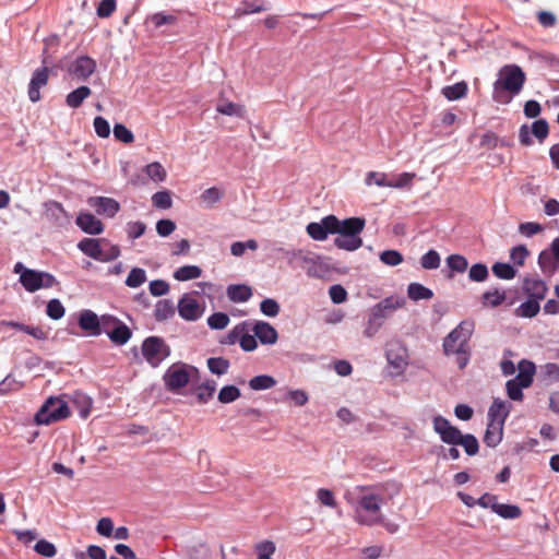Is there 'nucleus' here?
I'll return each instance as SVG.
<instances>
[{
	"instance_id": "obj_11",
	"label": "nucleus",
	"mask_w": 559,
	"mask_h": 559,
	"mask_svg": "<svg viewBox=\"0 0 559 559\" xmlns=\"http://www.w3.org/2000/svg\"><path fill=\"white\" fill-rule=\"evenodd\" d=\"M179 316L187 321H197L204 312V307L192 295L185 294L178 302Z\"/></svg>"
},
{
	"instance_id": "obj_14",
	"label": "nucleus",
	"mask_w": 559,
	"mask_h": 559,
	"mask_svg": "<svg viewBox=\"0 0 559 559\" xmlns=\"http://www.w3.org/2000/svg\"><path fill=\"white\" fill-rule=\"evenodd\" d=\"M45 218L55 226L61 227L69 223V217L62 204L57 201H48L44 204Z\"/></svg>"
},
{
	"instance_id": "obj_61",
	"label": "nucleus",
	"mask_w": 559,
	"mask_h": 559,
	"mask_svg": "<svg viewBox=\"0 0 559 559\" xmlns=\"http://www.w3.org/2000/svg\"><path fill=\"white\" fill-rule=\"evenodd\" d=\"M21 388V383L16 381L11 374H9L0 382V395H5L10 392L19 391Z\"/></svg>"
},
{
	"instance_id": "obj_2",
	"label": "nucleus",
	"mask_w": 559,
	"mask_h": 559,
	"mask_svg": "<svg viewBox=\"0 0 559 559\" xmlns=\"http://www.w3.org/2000/svg\"><path fill=\"white\" fill-rule=\"evenodd\" d=\"M526 75L516 64L502 67L498 80L493 83V100L507 104L513 96L520 94L525 83Z\"/></svg>"
},
{
	"instance_id": "obj_62",
	"label": "nucleus",
	"mask_w": 559,
	"mask_h": 559,
	"mask_svg": "<svg viewBox=\"0 0 559 559\" xmlns=\"http://www.w3.org/2000/svg\"><path fill=\"white\" fill-rule=\"evenodd\" d=\"M146 230V225L143 222H129L127 224V234L130 239L140 238L144 235Z\"/></svg>"
},
{
	"instance_id": "obj_7",
	"label": "nucleus",
	"mask_w": 559,
	"mask_h": 559,
	"mask_svg": "<svg viewBox=\"0 0 559 559\" xmlns=\"http://www.w3.org/2000/svg\"><path fill=\"white\" fill-rule=\"evenodd\" d=\"M198 374L199 370L195 367L177 362L166 370L163 379L169 391L177 392L185 388L190 380Z\"/></svg>"
},
{
	"instance_id": "obj_51",
	"label": "nucleus",
	"mask_w": 559,
	"mask_h": 559,
	"mask_svg": "<svg viewBox=\"0 0 559 559\" xmlns=\"http://www.w3.org/2000/svg\"><path fill=\"white\" fill-rule=\"evenodd\" d=\"M447 264L453 272L463 273L467 269V260L461 254H451L447 258Z\"/></svg>"
},
{
	"instance_id": "obj_40",
	"label": "nucleus",
	"mask_w": 559,
	"mask_h": 559,
	"mask_svg": "<svg viewBox=\"0 0 559 559\" xmlns=\"http://www.w3.org/2000/svg\"><path fill=\"white\" fill-rule=\"evenodd\" d=\"M153 206L160 210H168L173 206L171 192L168 190L157 191L152 195Z\"/></svg>"
},
{
	"instance_id": "obj_36",
	"label": "nucleus",
	"mask_w": 559,
	"mask_h": 559,
	"mask_svg": "<svg viewBox=\"0 0 559 559\" xmlns=\"http://www.w3.org/2000/svg\"><path fill=\"white\" fill-rule=\"evenodd\" d=\"M539 301L528 298L516 308L515 314L521 318H533L539 312Z\"/></svg>"
},
{
	"instance_id": "obj_64",
	"label": "nucleus",
	"mask_w": 559,
	"mask_h": 559,
	"mask_svg": "<svg viewBox=\"0 0 559 559\" xmlns=\"http://www.w3.org/2000/svg\"><path fill=\"white\" fill-rule=\"evenodd\" d=\"M260 310L267 317H276L280 312V305L276 300L267 298L260 304Z\"/></svg>"
},
{
	"instance_id": "obj_23",
	"label": "nucleus",
	"mask_w": 559,
	"mask_h": 559,
	"mask_svg": "<svg viewBox=\"0 0 559 559\" xmlns=\"http://www.w3.org/2000/svg\"><path fill=\"white\" fill-rule=\"evenodd\" d=\"M503 435V425H500L497 421H490L487 425V429L484 436V442L490 447H497L501 440Z\"/></svg>"
},
{
	"instance_id": "obj_6",
	"label": "nucleus",
	"mask_w": 559,
	"mask_h": 559,
	"mask_svg": "<svg viewBox=\"0 0 559 559\" xmlns=\"http://www.w3.org/2000/svg\"><path fill=\"white\" fill-rule=\"evenodd\" d=\"M71 412L66 401L59 397H49L35 415L38 425H49L63 420Z\"/></svg>"
},
{
	"instance_id": "obj_16",
	"label": "nucleus",
	"mask_w": 559,
	"mask_h": 559,
	"mask_svg": "<svg viewBox=\"0 0 559 559\" xmlns=\"http://www.w3.org/2000/svg\"><path fill=\"white\" fill-rule=\"evenodd\" d=\"M98 214L114 217L120 210V204L115 199L106 197H95L88 200Z\"/></svg>"
},
{
	"instance_id": "obj_13",
	"label": "nucleus",
	"mask_w": 559,
	"mask_h": 559,
	"mask_svg": "<svg viewBox=\"0 0 559 559\" xmlns=\"http://www.w3.org/2000/svg\"><path fill=\"white\" fill-rule=\"evenodd\" d=\"M49 75L50 69L48 67H43L34 71L27 91L31 102L37 103L40 100V88L48 84Z\"/></svg>"
},
{
	"instance_id": "obj_41",
	"label": "nucleus",
	"mask_w": 559,
	"mask_h": 559,
	"mask_svg": "<svg viewBox=\"0 0 559 559\" xmlns=\"http://www.w3.org/2000/svg\"><path fill=\"white\" fill-rule=\"evenodd\" d=\"M276 384V380L267 374L253 377L249 381V386L254 391L267 390Z\"/></svg>"
},
{
	"instance_id": "obj_4",
	"label": "nucleus",
	"mask_w": 559,
	"mask_h": 559,
	"mask_svg": "<svg viewBox=\"0 0 559 559\" xmlns=\"http://www.w3.org/2000/svg\"><path fill=\"white\" fill-rule=\"evenodd\" d=\"M432 428L439 435L442 442L450 445H461L469 456L478 453L479 443L477 438L471 433H462L457 427L453 426L443 416L438 415L433 417Z\"/></svg>"
},
{
	"instance_id": "obj_18",
	"label": "nucleus",
	"mask_w": 559,
	"mask_h": 559,
	"mask_svg": "<svg viewBox=\"0 0 559 559\" xmlns=\"http://www.w3.org/2000/svg\"><path fill=\"white\" fill-rule=\"evenodd\" d=\"M76 225L86 234L99 235L104 230V224L93 214L82 213L76 217Z\"/></svg>"
},
{
	"instance_id": "obj_1",
	"label": "nucleus",
	"mask_w": 559,
	"mask_h": 559,
	"mask_svg": "<svg viewBox=\"0 0 559 559\" xmlns=\"http://www.w3.org/2000/svg\"><path fill=\"white\" fill-rule=\"evenodd\" d=\"M401 484L391 480L374 485H359L345 493V499L353 507L354 521L364 526L381 525L388 533L400 530L397 523L388 521L382 513V504L400 495Z\"/></svg>"
},
{
	"instance_id": "obj_46",
	"label": "nucleus",
	"mask_w": 559,
	"mask_h": 559,
	"mask_svg": "<svg viewBox=\"0 0 559 559\" xmlns=\"http://www.w3.org/2000/svg\"><path fill=\"white\" fill-rule=\"evenodd\" d=\"M254 550L258 555L257 559H273L272 556L275 554L276 546L272 540H263L255 544Z\"/></svg>"
},
{
	"instance_id": "obj_33",
	"label": "nucleus",
	"mask_w": 559,
	"mask_h": 559,
	"mask_svg": "<svg viewBox=\"0 0 559 559\" xmlns=\"http://www.w3.org/2000/svg\"><path fill=\"white\" fill-rule=\"evenodd\" d=\"M407 296L409 299L414 301H418L421 299H431L433 297V293L431 289L425 287L419 283H411L407 287Z\"/></svg>"
},
{
	"instance_id": "obj_22",
	"label": "nucleus",
	"mask_w": 559,
	"mask_h": 559,
	"mask_svg": "<svg viewBox=\"0 0 559 559\" xmlns=\"http://www.w3.org/2000/svg\"><path fill=\"white\" fill-rule=\"evenodd\" d=\"M252 331L262 344H275L278 337L276 330L264 321L257 322Z\"/></svg>"
},
{
	"instance_id": "obj_30",
	"label": "nucleus",
	"mask_w": 559,
	"mask_h": 559,
	"mask_svg": "<svg viewBox=\"0 0 559 559\" xmlns=\"http://www.w3.org/2000/svg\"><path fill=\"white\" fill-rule=\"evenodd\" d=\"M215 391L216 382L214 380H206L194 389L197 400L201 404H205L212 400Z\"/></svg>"
},
{
	"instance_id": "obj_50",
	"label": "nucleus",
	"mask_w": 559,
	"mask_h": 559,
	"mask_svg": "<svg viewBox=\"0 0 559 559\" xmlns=\"http://www.w3.org/2000/svg\"><path fill=\"white\" fill-rule=\"evenodd\" d=\"M416 177L415 173H402L397 175L395 178L390 180V188L395 189H404L411 188L414 178Z\"/></svg>"
},
{
	"instance_id": "obj_58",
	"label": "nucleus",
	"mask_w": 559,
	"mask_h": 559,
	"mask_svg": "<svg viewBox=\"0 0 559 559\" xmlns=\"http://www.w3.org/2000/svg\"><path fill=\"white\" fill-rule=\"evenodd\" d=\"M380 260L386 265L396 266L403 262V255L396 250H385L381 252Z\"/></svg>"
},
{
	"instance_id": "obj_35",
	"label": "nucleus",
	"mask_w": 559,
	"mask_h": 559,
	"mask_svg": "<svg viewBox=\"0 0 559 559\" xmlns=\"http://www.w3.org/2000/svg\"><path fill=\"white\" fill-rule=\"evenodd\" d=\"M491 510L503 519H518L522 515V510L514 504L493 503Z\"/></svg>"
},
{
	"instance_id": "obj_54",
	"label": "nucleus",
	"mask_w": 559,
	"mask_h": 559,
	"mask_svg": "<svg viewBox=\"0 0 559 559\" xmlns=\"http://www.w3.org/2000/svg\"><path fill=\"white\" fill-rule=\"evenodd\" d=\"M229 323V317L224 312H215L207 319V324L211 329L222 330Z\"/></svg>"
},
{
	"instance_id": "obj_53",
	"label": "nucleus",
	"mask_w": 559,
	"mask_h": 559,
	"mask_svg": "<svg viewBox=\"0 0 559 559\" xmlns=\"http://www.w3.org/2000/svg\"><path fill=\"white\" fill-rule=\"evenodd\" d=\"M317 499L324 507L335 508L337 506L334 492L326 488L317 490Z\"/></svg>"
},
{
	"instance_id": "obj_39",
	"label": "nucleus",
	"mask_w": 559,
	"mask_h": 559,
	"mask_svg": "<svg viewBox=\"0 0 559 559\" xmlns=\"http://www.w3.org/2000/svg\"><path fill=\"white\" fill-rule=\"evenodd\" d=\"M146 22L151 23L154 28H159L164 25H175L177 23V16L166 12H157L150 15Z\"/></svg>"
},
{
	"instance_id": "obj_3",
	"label": "nucleus",
	"mask_w": 559,
	"mask_h": 559,
	"mask_svg": "<svg viewBox=\"0 0 559 559\" xmlns=\"http://www.w3.org/2000/svg\"><path fill=\"white\" fill-rule=\"evenodd\" d=\"M474 331V322L462 321L443 340V352L445 355H456V364L460 369H464L471 356L468 342Z\"/></svg>"
},
{
	"instance_id": "obj_5",
	"label": "nucleus",
	"mask_w": 559,
	"mask_h": 559,
	"mask_svg": "<svg viewBox=\"0 0 559 559\" xmlns=\"http://www.w3.org/2000/svg\"><path fill=\"white\" fill-rule=\"evenodd\" d=\"M337 230L334 234L338 236L334 239V245L342 250L355 251L362 246L360 237L366 226V219L362 217H349L343 221L337 218Z\"/></svg>"
},
{
	"instance_id": "obj_47",
	"label": "nucleus",
	"mask_w": 559,
	"mask_h": 559,
	"mask_svg": "<svg viewBox=\"0 0 559 559\" xmlns=\"http://www.w3.org/2000/svg\"><path fill=\"white\" fill-rule=\"evenodd\" d=\"M365 185L370 187L376 185L378 187H389L390 180L388 179V175L381 171H369L365 178Z\"/></svg>"
},
{
	"instance_id": "obj_24",
	"label": "nucleus",
	"mask_w": 559,
	"mask_h": 559,
	"mask_svg": "<svg viewBox=\"0 0 559 559\" xmlns=\"http://www.w3.org/2000/svg\"><path fill=\"white\" fill-rule=\"evenodd\" d=\"M251 296V288L245 284H234L227 287V297L233 302H246Z\"/></svg>"
},
{
	"instance_id": "obj_10",
	"label": "nucleus",
	"mask_w": 559,
	"mask_h": 559,
	"mask_svg": "<svg viewBox=\"0 0 559 559\" xmlns=\"http://www.w3.org/2000/svg\"><path fill=\"white\" fill-rule=\"evenodd\" d=\"M336 222L337 217L335 215H328L320 223H309L306 229L312 239L322 241L328 238L329 234H334V230H337Z\"/></svg>"
},
{
	"instance_id": "obj_42",
	"label": "nucleus",
	"mask_w": 559,
	"mask_h": 559,
	"mask_svg": "<svg viewBox=\"0 0 559 559\" xmlns=\"http://www.w3.org/2000/svg\"><path fill=\"white\" fill-rule=\"evenodd\" d=\"M207 368L212 373L223 376L229 369V361L223 357H211L207 359Z\"/></svg>"
},
{
	"instance_id": "obj_17",
	"label": "nucleus",
	"mask_w": 559,
	"mask_h": 559,
	"mask_svg": "<svg viewBox=\"0 0 559 559\" xmlns=\"http://www.w3.org/2000/svg\"><path fill=\"white\" fill-rule=\"evenodd\" d=\"M100 318L91 310H84L80 313L79 325L90 335L98 336L102 334Z\"/></svg>"
},
{
	"instance_id": "obj_8",
	"label": "nucleus",
	"mask_w": 559,
	"mask_h": 559,
	"mask_svg": "<svg viewBox=\"0 0 559 559\" xmlns=\"http://www.w3.org/2000/svg\"><path fill=\"white\" fill-rule=\"evenodd\" d=\"M169 353L164 340L157 336L147 337L142 344L143 357L152 367H157Z\"/></svg>"
},
{
	"instance_id": "obj_29",
	"label": "nucleus",
	"mask_w": 559,
	"mask_h": 559,
	"mask_svg": "<svg viewBox=\"0 0 559 559\" xmlns=\"http://www.w3.org/2000/svg\"><path fill=\"white\" fill-rule=\"evenodd\" d=\"M131 336V330L122 321H119L117 326L109 333L108 337L116 345H124Z\"/></svg>"
},
{
	"instance_id": "obj_12",
	"label": "nucleus",
	"mask_w": 559,
	"mask_h": 559,
	"mask_svg": "<svg viewBox=\"0 0 559 559\" xmlns=\"http://www.w3.org/2000/svg\"><path fill=\"white\" fill-rule=\"evenodd\" d=\"M405 299L403 297L390 296L377 304L372 308L371 320L379 321L385 319L391 312L404 307Z\"/></svg>"
},
{
	"instance_id": "obj_37",
	"label": "nucleus",
	"mask_w": 559,
	"mask_h": 559,
	"mask_svg": "<svg viewBox=\"0 0 559 559\" xmlns=\"http://www.w3.org/2000/svg\"><path fill=\"white\" fill-rule=\"evenodd\" d=\"M216 111L225 116H236L243 118L246 109L245 106L233 102H223L216 106Z\"/></svg>"
},
{
	"instance_id": "obj_15",
	"label": "nucleus",
	"mask_w": 559,
	"mask_h": 559,
	"mask_svg": "<svg viewBox=\"0 0 559 559\" xmlns=\"http://www.w3.org/2000/svg\"><path fill=\"white\" fill-rule=\"evenodd\" d=\"M96 70V61L88 56H81L72 63L70 72L80 80H87Z\"/></svg>"
},
{
	"instance_id": "obj_49",
	"label": "nucleus",
	"mask_w": 559,
	"mask_h": 559,
	"mask_svg": "<svg viewBox=\"0 0 559 559\" xmlns=\"http://www.w3.org/2000/svg\"><path fill=\"white\" fill-rule=\"evenodd\" d=\"M440 255L436 250H429L420 258V265L425 270H436L440 266Z\"/></svg>"
},
{
	"instance_id": "obj_48",
	"label": "nucleus",
	"mask_w": 559,
	"mask_h": 559,
	"mask_svg": "<svg viewBox=\"0 0 559 559\" xmlns=\"http://www.w3.org/2000/svg\"><path fill=\"white\" fill-rule=\"evenodd\" d=\"M489 272L488 267L484 263L473 264L468 271V278L472 282H485L488 278Z\"/></svg>"
},
{
	"instance_id": "obj_59",
	"label": "nucleus",
	"mask_w": 559,
	"mask_h": 559,
	"mask_svg": "<svg viewBox=\"0 0 559 559\" xmlns=\"http://www.w3.org/2000/svg\"><path fill=\"white\" fill-rule=\"evenodd\" d=\"M34 549L37 554L47 558L53 557L57 552L55 545L46 539L38 540L35 544Z\"/></svg>"
},
{
	"instance_id": "obj_21",
	"label": "nucleus",
	"mask_w": 559,
	"mask_h": 559,
	"mask_svg": "<svg viewBox=\"0 0 559 559\" xmlns=\"http://www.w3.org/2000/svg\"><path fill=\"white\" fill-rule=\"evenodd\" d=\"M511 411V404L500 399H495L488 409V419L504 425Z\"/></svg>"
},
{
	"instance_id": "obj_27",
	"label": "nucleus",
	"mask_w": 559,
	"mask_h": 559,
	"mask_svg": "<svg viewBox=\"0 0 559 559\" xmlns=\"http://www.w3.org/2000/svg\"><path fill=\"white\" fill-rule=\"evenodd\" d=\"M481 299L485 307L496 308L507 300V293L502 289L493 288L485 292Z\"/></svg>"
},
{
	"instance_id": "obj_45",
	"label": "nucleus",
	"mask_w": 559,
	"mask_h": 559,
	"mask_svg": "<svg viewBox=\"0 0 559 559\" xmlns=\"http://www.w3.org/2000/svg\"><path fill=\"white\" fill-rule=\"evenodd\" d=\"M240 390L235 385H225L218 392V401L223 404L235 402L240 397Z\"/></svg>"
},
{
	"instance_id": "obj_28",
	"label": "nucleus",
	"mask_w": 559,
	"mask_h": 559,
	"mask_svg": "<svg viewBox=\"0 0 559 559\" xmlns=\"http://www.w3.org/2000/svg\"><path fill=\"white\" fill-rule=\"evenodd\" d=\"M468 86L466 82L461 81L453 85L444 86L441 91L448 100H457L466 96Z\"/></svg>"
},
{
	"instance_id": "obj_60",
	"label": "nucleus",
	"mask_w": 559,
	"mask_h": 559,
	"mask_svg": "<svg viewBox=\"0 0 559 559\" xmlns=\"http://www.w3.org/2000/svg\"><path fill=\"white\" fill-rule=\"evenodd\" d=\"M507 394L510 400L521 402L524 399L523 389L524 386H520V384L515 383V381L508 380L506 383Z\"/></svg>"
},
{
	"instance_id": "obj_25",
	"label": "nucleus",
	"mask_w": 559,
	"mask_h": 559,
	"mask_svg": "<svg viewBox=\"0 0 559 559\" xmlns=\"http://www.w3.org/2000/svg\"><path fill=\"white\" fill-rule=\"evenodd\" d=\"M91 88L82 85L67 95L66 104L70 108H79L82 106L83 102L91 96Z\"/></svg>"
},
{
	"instance_id": "obj_44",
	"label": "nucleus",
	"mask_w": 559,
	"mask_h": 559,
	"mask_svg": "<svg viewBox=\"0 0 559 559\" xmlns=\"http://www.w3.org/2000/svg\"><path fill=\"white\" fill-rule=\"evenodd\" d=\"M146 282V273L141 267H133L126 280V285L131 288L140 287Z\"/></svg>"
},
{
	"instance_id": "obj_43",
	"label": "nucleus",
	"mask_w": 559,
	"mask_h": 559,
	"mask_svg": "<svg viewBox=\"0 0 559 559\" xmlns=\"http://www.w3.org/2000/svg\"><path fill=\"white\" fill-rule=\"evenodd\" d=\"M491 270L501 280H512L516 275V270L509 263L497 262L492 265Z\"/></svg>"
},
{
	"instance_id": "obj_63",
	"label": "nucleus",
	"mask_w": 559,
	"mask_h": 559,
	"mask_svg": "<svg viewBox=\"0 0 559 559\" xmlns=\"http://www.w3.org/2000/svg\"><path fill=\"white\" fill-rule=\"evenodd\" d=\"M528 254L530 252L527 248L523 245H520L512 248L510 252V258L515 264L523 265Z\"/></svg>"
},
{
	"instance_id": "obj_38",
	"label": "nucleus",
	"mask_w": 559,
	"mask_h": 559,
	"mask_svg": "<svg viewBox=\"0 0 559 559\" xmlns=\"http://www.w3.org/2000/svg\"><path fill=\"white\" fill-rule=\"evenodd\" d=\"M201 273V269L197 265H185L175 271L174 277L177 281L185 282L199 278Z\"/></svg>"
},
{
	"instance_id": "obj_55",
	"label": "nucleus",
	"mask_w": 559,
	"mask_h": 559,
	"mask_svg": "<svg viewBox=\"0 0 559 559\" xmlns=\"http://www.w3.org/2000/svg\"><path fill=\"white\" fill-rule=\"evenodd\" d=\"M47 316L53 320H59L64 316V307L59 299H51L47 304Z\"/></svg>"
},
{
	"instance_id": "obj_20",
	"label": "nucleus",
	"mask_w": 559,
	"mask_h": 559,
	"mask_svg": "<svg viewBox=\"0 0 559 559\" xmlns=\"http://www.w3.org/2000/svg\"><path fill=\"white\" fill-rule=\"evenodd\" d=\"M535 371V365L530 360L523 359L519 362L518 376L511 380L526 389L532 385Z\"/></svg>"
},
{
	"instance_id": "obj_52",
	"label": "nucleus",
	"mask_w": 559,
	"mask_h": 559,
	"mask_svg": "<svg viewBox=\"0 0 559 559\" xmlns=\"http://www.w3.org/2000/svg\"><path fill=\"white\" fill-rule=\"evenodd\" d=\"M222 197L223 192L218 188L211 187L202 192L200 199L207 206H212L213 204L219 202Z\"/></svg>"
},
{
	"instance_id": "obj_31",
	"label": "nucleus",
	"mask_w": 559,
	"mask_h": 559,
	"mask_svg": "<svg viewBox=\"0 0 559 559\" xmlns=\"http://www.w3.org/2000/svg\"><path fill=\"white\" fill-rule=\"evenodd\" d=\"M72 402L82 418H86L90 415L93 405V401L90 396L82 392H74Z\"/></svg>"
},
{
	"instance_id": "obj_32",
	"label": "nucleus",
	"mask_w": 559,
	"mask_h": 559,
	"mask_svg": "<svg viewBox=\"0 0 559 559\" xmlns=\"http://www.w3.org/2000/svg\"><path fill=\"white\" fill-rule=\"evenodd\" d=\"M175 314L174 302L169 299L157 301L154 309V317L157 321H164Z\"/></svg>"
},
{
	"instance_id": "obj_26",
	"label": "nucleus",
	"mask_w": 559,
	"mask_h": 559,
	"mask_svg": "<svg viewBox=\"0 0 559 559\" xmlns=\"http://www.w3.org/2000/svg\"><path fill=\"white\" fill-rule=\"evenodd\" d=\"M78 248L86 255L99 261L102 258L100 240L94 238L82 239Z\"/></svg>"
},
{
	"instance_id": "obj_57",
	"label": "nucleus",
	"mask_w": 559,
	"mask_h": 559,
	"mask_svg": "<svg viewBox=\"0 0 559 559\" xmlns=\"http://www.w3.org/2000/svg\"><path fill=\"white\" fill-rule=\"evenodd\" d=\"M115 138L126 144H130L134 141L133 133L123 124L117 123L114 127Z\"/></svg>"
},
{
	"instance_id": "obj_56",
	"label": "nucleus",
	"mask_w": 559,
	"mask_h": 559,
	"mask_svg": "<svg viewBox=\"0 0 559 559\" xmlns=\"http://www.w3.org/2000/svg\"><path fill=\"white\" fill-rule=\"evenodd\" d=\"M532 133L539 142H543L549 133L548 122L545 119L534 121L532 124Z\"/></svg>"
},
{
	"instance_id": "obj_34",
	"label": "nucleus",
	"mask_w": 559,
	"mask_h": 559,
	"mask_svg": "<svg viewBox=\"0 0 559 559\" xmlns=\"http://www.w3.org/2000/svg\"><path fill=\"white\" fill-rule=\"evenodd\" d=\"M143 173L154 182H163L166 180L167 171L164 166L158 162L147 164L143 168Z\"/></svg>"
},
{
	"instance_id": "obj_19",
	"label": "nucleus",
	"mask_w": 559,
	"mask_h": 559,
	"mask_svg": "<svg viewBox=\"0 0 559 559\" xmlns=\"http://www.w3.org/2000/svg\"><path fill=\"white\" fill-rule=\"evenodd\" d=\"M522 287L528 298L537 301L543 300L548 290L545 282L538 278H525Z\"/></svg>"
},
{
	"instance_id": "obj_9",
	"label": "nucleus",
	"mask_w": 559,
	"mask_h": 559,
	"mask_svg": "<svg viewBox=\"0 0 559 559\" xmlns=\"http://www.w3.org/2000/svg\"><path fill=\"white\" fill-rule=\"evenodd\" d=\"M20 282L27 292L34 293L53 286L56 278L49 273L26 269L22 272Z\"/></svg>"
}]
</instances>
